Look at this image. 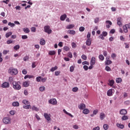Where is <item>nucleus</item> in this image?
Masks as SVG:
<instances>
[{
	"mask_svg": "<svg viewBox=\"0 0 130 130\" xmlns=\"http://www.w3.org/2000/svg\"><path fill=\"white\" fill-rule=\"evenodd\" d=\"M13 87L15 90H20L21 87V82L19 81H13L12 83Z\"/></svg>",
	"mask_w": 130,
	"mask_h": 130,
	"instance_id": "nucleus-1",
	"label": "nucleus"
},
{
	"mask_svg": "<svg viewBox=\"0 0 130 130\" xmlns=\"http://www.w3.org/2000/svg\"><path fill=\"white\" fill-rule=\"evenodd\" d=\"M8 73L12 76H15V75L18 74V70L16 69L10 68L8 70Z\"/></svg>",
	"mask_w": 130,
	"mask_h": 130,
	"instance_id": "nucleus-2",
	"label": "nucleus"
},
{
	"mask_svg": "<svg viewBox=\"0 0 130 130\" xmlns=\"http://www.w3.org/2000/svg\"><path fill=\"white\" fill-rule=\"evenodd\" d=\"M11 119L9 117H5L3 118V121L5 124H10L11 123Z\"/></svg>",
	"mask_w": 130,
	"mask_h": 130,
	"instance_id": "nucleus-3",
	"label": "nucleus"
},
{
	"mask_svg": "<svg viewBox=\"0 0 130 130\" xmlns=\"http://www.w3.org/2000/svg\"><path fill=\"white\" fill-rule=\"evenodd\" d=\"M44 116L45 118H46L47 121H51V115L50 114H48L46 113H45L44 114Z\"/></svg>",
	"mask_w": 130,
	"mask_h": 130,
	"instance_id": "nucleus-4",
	"label": "nucleus"
},
{
	"mask_svg": "<svg viewBox=\"0 0 130 130\" xmlns=\"http://www.w3.org/2000/svg\"><path fill=\"white\" fill-rule=\"evenodd\" d=\"M44 30L45 32H46V33H48V34H51V32H52V30L50 29V27L48 25L44 26Z\"/></svg>",
	"mask_w": 130,
	"mask_h": 130,
	"instance_id": "nucleus-5",
	"label": "nucleus"
},
{
	"mask_svg": "<svg viewBox=\"0 0 130 130\" xmlns=\"http://www.w3.org/2000/svg\"><path fill=\"white\" fill-rule=\"evenodd\" d=\"M50 104H52V105H56L57 104V101L55 99H51L48 101Z\"/></svg>",
	"mask_w": 130,
	"mask_h": 130,
	"instance_id": "nucleus-6",
	"label": "nucleus"
},
{
	"mask_svg": "<svg viewBox=\"0 0 130 130\" xmlns=\"http://www.w3.org/2000/svg\"><path fill=\"white\" fill-rule=\"evenodd\" d=\"M121 115H125L127 114V111L126 109H122L119 111Z\"/></svg>",
	"mask_w": 130,
	"mask_h": 130,
	"instance_id": "nucleus-7",
	"label": "nucleus"
},
{
	"mask_svg": "<svg viewBox=\"0 0 130 130\" xmlns=\"http://www.w3.org/2000/svg\"><path fill=\"white\" fill-rule=\"evenodd\" d=\"M117 25H118V26H119L120 27V26L122 25V18H121V17H118L117 19Z\"/></svg>",
	"mask_w": 130,
	"mask_h": 130,
	"instance_id": "nucleus-8",
	"label": "nucleus"
},
{
	"mask_svg": "<svg viewBox=\"0 0 130 130\" xmlns=\"http://www.w3.org/2000/svg\"><path fill=\"white\" fill-rule=\"evenodd\" d=\"M78 108L80 110H83V109L86 108V105L84 103L80 104L78 105Z\"/></svg>",
	"mask_w": 130,
	"mask_h": 130,
	"instance_id": "nucleus-9",
	"label": "nucleus"
},
{
	"mask_svg": "<svg viewBox=\"0 0 130 130\" xmlns=\"http://www.w3.org/2000/svg\"><path fill=\"white\" fill-rule=\"evenodd\" d=\"M10 87V83L9 82H5L2 85V88H9Z\"/></svg>",
	"mask_w": 130,
	"mask_h": 130,
	"instance_id": "nucleus-10",
	"label": "nucleus"
},
{
	"mask_svg": "<svg viewBox=\"0 0 130 130\" xmlns=\"http://www.w3.org/2000/svg\"><path fill=\"white\" fill-rule=\"evenodd\" d=\"M96 63V58L92 57L90 60V66H94Z\"/></svg>",
	"mask_w": 130,
	"mask_h": 130,
	"instance_id": "nucleus-11",
	"label": "nucleus"
},
{
	"mask_svg": "<svg viewBox=\"0 0 130 130\" xmlns=\"http://www.w3.org/2000/svg\"><path fill=\"white\" fill-rule=\"evenodd\" d=\"M113 85H114V80L113 79L109 80L108 85L112 87V88H115V86H113Z\"/></svg>",
	"mask_w": 130,
	"mask_h": 130,
	"instance_id": "nucleus-12",
	"label": "nucleus"
},
{
	"mask_svg": "<svg viewBox=\"0 0 130 130\" xmlns=\"http://www.w3.org/2000/svg\"><path fill=\"white\" fill-rule=\"evenodd\" d=\"M92 43V39H87L86 41V44L87 46H90Z\"/></svg>",
	"mask_w": 130,
	"mask_h": 130,
	"instance_id": "nucleus-13",
	"label": "nucleus"
},
{
	"mask_svg": "<svg viewBox=\"0 0 130 130\" xmlns=\"http://www.w3.org/2000/svg\"><path fill=\"white\" fill-rule=\"evenodd\" d=\"M106 24H108L106 25V28H107L108 29H109V27H110V26H111V25H112V22H111V21H110V20H107L106 21Z\"/></svg>",
	"mask_w": 130,
	"mask_h": 130,
	"instance_id": "nucleus-14",
	"label": "nucleus"
},
{
	"mask_svg": "<svg viewBox=\"0 0 130 130\" xmlns=\"http://www.w3.org/2000/svg\"><path fill=\"white\" fill-rule=\"evenodd\" d=\"M116 125H117V127H118L119 128H121V129H123V128H124V125H123L121 123H117L116 124Z\"/></svg>",
	"mask_w": 130,
	"mask_h": 130,
	"instance_id": "nucleus-15",
	"label": "nucleus"
},
{
	"mask_svg": "<svg viewBox=\"0 0 130 130\" xmlns=\"http://www.w3.org/2000/svg\"><path fill=\"white\" fill-rule=\"evenodd\" d=\"M100 118L101 120H103L105 118V114L104 113H101L100 114Z\"/></svg>",
	"mask_w": 130,
	"mask_h": 130,
	"instance_id": "nucleus-16",
	"label": "nucleus"
},
{
	"mask_svg": "<svg viewBox=\"0 0 130 130\" xmlns=\"http://www.w3.org/2000/svg\"><path fill=\"white\" fill-rule=\"evenodd\" d=\"M12 106L14 107H18L20 106V104L18 102H14L12 103Z\"/></svg>",
	"mask_w": 130,
	"mask_h": 130,
	"instance_id": "nucleus-17",
	"label": "nucleus"
},
{
	"mask_svg": "<svg viewBox=\"0 0 130 130\" xmlns=\"http://www.w3.org/2000/svg\"><path fill=\"white\" fill-rule=\"evenodd\" d=\"M128 27L126 25V24H125L124 26H123V32H124V33H127V32H128V30H127Z\"/></svg>",
	"mask_w": 130,
	"mask_h": 130,
	"instance_id": "nucleus-18",
	"label": "nucleus"
},
{
	"mask_svg": "<svg viewBox=\"0 0 130 130\" xmlns=\"http://www.w3.org/2000/svg\"><path fill=\"white\" fill-rule=\"evenodd\" d=\"M90 111L89 110V109H83V111H82V113H83L84 114H88V113H89Z\"/></svg>",
	"mask_w": 130,
	"mask_h": 130,
	"instance_id": "nucleus-19",
	"label": "nucleus"
},
{
	"mask_svg": "<svg viewBox=\"0 0 130 130\" xmlns=\"http://www.w3.org/2000/svg\"><path fill=\"white\" fill-rule=\"evenodd\" d=\"M63 112H64V113H65L66 114H67V115H69L71 117H74V116L73 115H72L71 113L66 111V109H63Z\"/></svg>",
	"mask_w": 130,
	"mask_h": 130,
	"instance_id": "nucleus-20",
	"label": "nucleus"
},
{
	"mask_svg": "<svg viewBox=\"0 0 130 130\" xmlns=\"http://www.w3.org/2000/svg\"><path fill=\"white\" fill-rule=\"evenodd\" d=\"M29 83H30V81H26L25 82H23V85L24 87H28L29 86Z\"/></svg>",
	"mask_w": 130,
	"mask_h": 130,
	"instance_id": "nucleus-21",
	"label": "nucleus"
},
{
	"mask_svg": "<svg viewBox=\"0 0 130 130\" xmlns=\"http://www.w3.org/2000/svg\"><path fill=\"white\" fill-rule=\"evenodd\" d=\"M68 33L69 34H70L71 35H75V34H76V31L72 30H69L68 31Z\"/></svg>",
	"mask_w": 130,
	"mask_h": 130,
	"instance_id": "nucleus-22",
	"label": "nucleus"
},
{
	"mask_svg": "<svg viewBox=\"0 0 130 130\" xmlns=\"http://www.w3.org/2000/svg\"><path fill=\"white\" fill-rule=\"evenodd\" d=\"M75 27L74 24H69L66 26V29H73Z\"/></svg>",
	"mask_w": 130,
	"mask_h": 130,
	"instance_id": "nucleus-23",
	"label": "nucleus"
},
{
	"mask_svg": "<svg viewBox=\"0 0 130 130\" xmlns=\"http://www.w3.org/2000/svg\"><path fill=\"white\" fill-rule=\"evenodd\" d=\"M67 18V14H63L60 16L61 21H64Z\"/></svg>",
	"mask_w": 130,
	"mask_h": 130,
	"instance_id": "nucleus-24",
	"label": "nucleus"
},
{
	"mask_svg": "<svg viewBox=\"0 0 130 130\" xmlns=\"http://www.w3.org/2000/svg\"><path fill=\"white\" fill-rule=\"evenodd\" d=\"M45 40L44 39H41L40 42V44H41V45H45Z\"/></svg>",
	"mask_w": 130,
	"mask_h": 130,
	"instance_id": "nucleus-25",
	"label": "nucleus"
},
{
	"mask_svg": "<svg viewBox=\"0 0 130 130\" xmlns=\"http://www.w3.org/2000/svg\"><path fill=\"white\" fill-rule=\"evenodd\" d=\"M107 94L108 96H112V89H109L107 91Z\"/></svg>",
	"mask_w": 130,
	"mask_h": 130,
	"instance_id": "nucleus-26",
	"label": "nucleus"
},
{
	"mask_svg": "<svg viewBox=\"0 0 130 130\" xmlns=\"http://www.w3.org/2000/svg\"><path fill=\"white\" fill-rule=\"evenodd\" d=\"M22 103L24 104L25 105H28L30 104V102L28 101L27 100H24L22 101Z\"/></svg>",
	"mask_w": 130,
	"mask_h": 130,
	"instance_id": "nucleus-27",
	"label": "nucleus"
},
{
	"mask_svg": "<svg viewBox=\"0 0 130 130\" xmlns=\"http://www.w3.org/2000/svg\"><path fill=\"white\" fill-rule=\"evenodd\" d=\"M32 110L35 111H39V109L36 107L35 106H32L31 107Z\"/></svg>",
	"mask_w": 130,
	"mask_h": 130,
	"instance_id": "nucleus-28",
	"label": "nucleus"
},
{
	"mask_svg": "<svg viewBox=\"0 0 130 130\" xmlns=\"http://www.w3.org/2000/svg\"><path fill=\"white\" fill-rule=\"evenodd\" d=\"M122 120H127L128 119V116L123 115L121 118Z\"/></svg>",
	"mask_w": 130,
	"mask_h": 130,
	"instance_id": "nucleus-29",
	"label": "nucleus"
},
{
	"mask_svg": "<svg viewBox=\"0 0 130 130\" xmlns=\"http://www.w3.org/2000/svg\"><path fill=\"white\" fill-rule=\"evenodd\" d=\"M23 107L24 109H31V105H30L23 106Z\"/></svg>",
	"mask_w": 130,
	"mask_h": 130,
	"instance_id": "nucleus-30",
	"label": "nucleus"
},
{
	"mask_svg": "<svg viewBox=\"0 0 130 130\" xmlns=\"http://www.w3.org/2000/svg\"><path fill=\"white\" fill-rule=\"evenodd\" d=\"M32 78H34V76L33 75H25L24 76V79H31Z\"/></svg>",
	"mask_w": 130,
	"mask_h": 130,
	"instance_id": "nucleus-31",
	"label": "nucleus"
},
{
	"mask_svg": "<svg viewBox=\"0 0 130 130\" xmlns=\"http://www.w3.org/2000/svg\"><path fill=\"white\" fill-rule=\"evenodd\" d=\"M12 34H13V32L9 31L7 33H6V38H9V37H10V36H11V35H12Z\"/></svg>",
	"mask_w": 130,
	"mask_h": 130,
	"instance_id": "nucleus-32",
	"label": "nucleus"
},
{
	"mask_svg": "<svg viewBox=\"0 0 130 130\" xmlns=\"http://www.w3.org/2000/svg\"><path fill=\"white\" fill-rule=\"evenodd\" d=\"M111 63H112V61L110 60H107L105 61V64H107L108 66H109V64H111Z\"/></svg>",
	"mask_w": 130,
	"mask_h": 130,
	"instance_id": "nucleus-33",
	"label": "nucleus"
},
{
	"mask_svg": "<svg viewBox=\"0 0 130 130\" xmlns=\"http://www.w3.org/2000/svg\"><path fill=\"white\" fill-rule=\"evenodd\" d=\"M23 31L25 33H29V32H30V30H29L28 28H24Z\"/></svg>",
	"mask_w": 130,
	"mask_h": 130,
	"instance_id": "nucleus-34",
	"label": "nucleus"
},
{
	"mask_svg": "<svg viewBox=\"0 0 130 130\" xmlns=\"http://www.w3.org/2000/svg\"><path fill=\"white\" fill-rule=\"evenodd\" d=\"M9 81L10 84H12V83H13V82H14V78H13L12 77H10L9 78Z\"/></svg>",
	"mask_w": 130,
	"mask_h": 130,
	"instance_id": "nucleus-35",
	"label": "nucleus"
},
{
	"mask_svg": "<svg viewBox=\"0 0 130 130\" xmlns=\"http://www.w3.org/2000/svg\"><path fill=\"white\" fill-rule=\"evenodd\" d=\"M10 114H11V115H15V114H16V111L15 110L10 111Z\"/></svg>",
	"mask_w": 130,
	"mask_h": 130,
	"instance_id": "nucleus-36",
	"label": "nucleus"
},
{
	"mask_svg": "<svg viewBox=\"0 0 130 130\" xmlns=\"http://www.w3.org/2000/svg\"><path fill=\"white\" fill-rule=\"evenodd\" d=\"M49 55H54L55 54V51H50L49 52Z\"/></svg>",
	"mask_w": 130,
	"mask_h": 130,
	"instance_id": "nucleus-37",
	"label": "nucleus"
},
{
	"mask_svg": "<svg viewBox=\"0 0 130 130\" xmlns=\"http://www.w3.org/2000/svg\"><path fill=\"white\" fill-rule=\"evenodd\" d=\"M39 90L41 92H43V91H45V87L44 86H41Z\"/></svg>",
	"mask_w": 130,
	"mask_h": 130,
	"instance_id": "nucleus-38",
	"label": "nucleus"
},
{
	"mask_svg": "<svg viewBox=\"0 0 130 130\" xmlns=\"http://www.w3.org/2000/svg\"><path fill=\"white\" fill-rule=\"evenodd\" d=\"M121 78H117L116 80V83H117V84H119V83H121Z\"/></svg>",
	"mask_w": 130,
	"mask_h": 130,
	"instance_id": "nucleus-39",
	"label": "nucleus"
},
{
	"mask_svg": "<svg viewBox=\"0 0 130 130\" xmlns=\"http://www.w3.org/2000/svg\"><path fill=\"white\" fill-rule=\"evenodd\" d=\"M24 61H27V60H29V56L26 55V56L23 57Z\"/></svg>",
	"mask_w": 130,
	"mask_h": 130,
	"instance_id": "nucleus-40",
	"label": "nucleus"
},
{
	"mask_svg": "<svg viewBox=\"0 0 130 130\" xmlns=\"http://www.w3.org/2000/svg\"><path fill=\"white\" fill-rule=\"evenodd\" d=\"M20 48V45H16L14 47V50H18Z\"/></svg>",
	"mask_w": 130,
	"mask_h": 130,
	"instance_id": "nucleus-41",
	"label": "nucleus"
},
{
	"mask_svg": "<svg viewBox=\"0 0 130 130\" xmlns=\"http://www.w3.org/2000/svg\"><path fill=\"white\" fill-rule=\"evenodd\" d=\"M46 80H47V77H45V78H41V80L43 83H45V82H46Z\"/></svg>",
	"mask_w": 130,
	"mask_h": 130,
	"instance_id": "nucleus-42",
	"label": "nucleus"
},
{
	"mask_svg": "<svg viewBox=\"0 0 130 130\" xmlns=\"http://www.w3.org/2000/svg\"><path fill=\"white\" fill-rule=\"evenodd\" d=\"M56 70H57V67L55 66L51 69V72H54Z\"/></svg>",
	"mask_w": 130,
	"mask_h": 130,
	"instance_id": "nucleus-43",
	"label": "nucleus"
},
{
	"mask_svg": "<svg viewBox=\"0 0 130 130\" xmlns=\"http://www.w3.org/2000/svg\"><path fill=\"white\" fill-rule=\"evenodd\" d=\"M99 59L101 60H104V56H103V55L101 54L99 55Z\"/></svg>",
	"mask_w": 130,
	"mask_h": 130,
	"instance_id": "nucleus-44",
	"label": "nucleus"
},
{
	"mask_svg": "<svg viewBox=\"0 0 130 130\" xmlns=\"http://www.w3.org/2000/svg\"><path fill=\"white\" fill-rule=\"evenodd\" d=\"M105 70L107 71V72H110V71H111V69L108 66L106 67Z\"/></svg>",
	"mask_w": 130,
	"mask_h": 130,
	"instance_id": "nucleus-45",
	"label": "nucleus"
},
{
	"mask_svg": "<svg viewBox=\"0 0 130 130\" xmlns=\"http://www.w3.org/2000/svg\"><path fill=\"white\" fill-rule=\"evenodd\" d=\"M8 26H10V27L13 28V27H15V24L12 23V22H9Z\"/></svg>",
	"mask_w": 130,
	"mask_h": 130,
	"instance_id": "nucleus-46",
	"label": "nucleus"
},
{
	"mask_svg": "<svg viewBox=\"0 0 130 130\" xmlns=\"http://www.w3.org/2000/svg\"><path fill=\"white\" fill-rule=\"evenodd\" d=\"M103 127H104V129L107 130V129H108L109 126H108V125L105 124L103 125Z\"/></svg>",
	"mask_w": 130,
	"mask_h": 130,
	"instance_id": "nucleus-47",
	"label": "nucleus"
},
{
	"mask_svg": "<svg viewBox=\"0 0 130 130\" xmlns=\"http://www.w3.org/2000/svg\"><path fill=\"white\" fill-rule=\"evenodd\" d=\"M42 77L41 76H39L36 78L37 82H40L41 81Z\"/></svg>",
	"mask_w": 130,
	"mask_h": 130,
	"instance_id": "nucleus-48",
	"label": "nucleus"
},
{
	"mask_svg": "<svg viewBox=\"0 0 130 130\" xmlns=\"http://www.w3.org/2000/svg\"><path fill=\"white\" fill-rule=\"evenodd\" d=\"M72 46L73 48H76L77 47V44L75 42L72 43Z\"/></svg>",
	"mask_w": 130,
	"mask_h": 130,
	"instance_id": "nucleus-49",
	"label": "nucleus"
},
{
	"mask_svg": "<svg viewBox=\"0 0 130 130\" xmlns=\"http://www.w3.org/2000/svg\"><path fill=\"white\" fill-rule=\"evenodd\" d=\"M79 31H80V32H83V31H85V27L81 26L79 28Z\"/></svg>",
	"mask_w": 130,
	"mask_h": 130,
	"instance_id": "nucleus-50",
	"label": "nucleus"
},
{
	"mask_svg": "<svg viewBox=\"0 0 130 130\" xmlns=\"http://www.w3.org/2000/svg\"><path fill=\"white\" fill-rule=\"evenodd\" d=\"M63 50H65V51H69V50H70V48L68 46H64L63 47Z\"/></svg>",
	"mask_w": 130,
	"mask_h": 130,
	"instance_id": "nucleus-51",
	"label": "nucleus"
},
{
	"mask_svg": "<svg viewBox=\"0 0 130 130\" xmlns=\"http://www.w3.org/2000/svg\"><path fill=\"white\" fill-rule=\"evenodd\" d=\"M78 90H79V88L78 87H74L72 89L73 92H77Z\"/></svg>",
	"mask_w": 130,
	"mask_h": 130,
	"instance_id": "nucleus-52",
	"label": "nucleus"
},
{
	"mask_svg": "<svg viewBox=\"0 0 130 130\" xmlns=\"http://www.w3.org/2000/svg\"><path fill=\"white\" fill-rule=\"evenodd\" d=\"M68 57L72 58L73 57V54H72V52H69L68 54Z\"/></svg>",
	"mask_w": 130,
	"mask_h": 130,
	"instance_id": "nucleus-53",
	"label": "nucleus"
},
{
	"mask_svg": "<svg viewBox=\"0 0 130 130\" xmlns=\"http://www.w3.org/2000/svg\"><path fill=\"white\" fill-rule=\"evenodd\" d=\"M81 58H82V59H84V60H86V59H87V56L83 54L81 56Z\"/></svg>",
	"mask_w": 130,
	"mask_h": 130,
	"instance_id": "nucleus-54",
	"label": "nucleus"
},
{
	"mask_svg": "<svg viewBox=\"0 0 130 130\" xmlns=\"http://www.w3.org/2000/svg\"><path fill=\"white\" fill-rule=\"evenodd\" d=\"M13 43H14V42L13 41H12V40H8L7 41V44H12Z\"/></svg>",
	"mask_w": 130,
	"mask_h": 130,
	"instance_id": "nucleus-55",
	"label": "nucleus"
},
{
	"mask_svg": "<svg viewBox=\"0 0 130 130\" xmlns=\"http://www.w3.org/2000/svg\"><path fill=\"white\" fill-rule=\"evenodd\" d=\"M30 29L31 32H36V28L35 27H31Z\"/></svg>",
	"mask_w": 130,
	"mask_h": 130,
	"instance_id": "nucleus-56",
	"label": "nucleus"
},
{
	"mask_svg": "<svg viewBox=\"0 0 130 130\" xmlns=\"http://www.w3.org/2000/svg\"><path fill=\"white\" fill-rule=\"evenodd\" d=\"M102 35H103L104 37H106V36H107V32L103 31Z\"/></svg>",
	"mask_w": 130,
	"mask_h": 130,
	"instance_id": "nucleus-57",
	"label": "nucleus"
},
{
	"mask_svg": "<svg viewBox=\"0 0 130 130\" xmlns=\"http://www.w3.org/2000/svg\"><path fill=\"white\" fill-rule=\"evenodd\" d=\"M103 53L104 56L105 57L107 56V51L104 50L103 51Z\"/></svg>",
	"mask_w": 130,
	"mask_h": 130,
	"instance_id": "nucleus-58",
	"label": "nucleus"
},
{
	"mask_svg": "<svg viewBox=\"0 0 130 130\" xmlns=\"http://www.w3.org/2000/svg\"><path fill=\"white\" fill-rule=\"evenodd\" d=\"M97 113H98V109L94 110L93 111V114L94 115H96V114H97Z\"/></svg>",
	"mask_w": 130,
	"mask_h": 130,
	"instance_id": "nucleus-59",
	"label": "nucleus"
},
{
	"mask_svg": "<svg viewBox=\"0 0 130 130\" xmlns=\"http://www.w3.org/2000/svg\"><path fill=\"white\" fill-rule=\"evenodd\" d=\"M22 73L23 75H27V71H26V69H23Z\"/></svg>",
	"mask_w": 130,
	"mask_h": 130,
	"instance_id": "nucleus-60",
	"label": "nucleus"
},
{
	"mask_svg": "<svg viewBox=\"0 0 130 130\" xmlns=\"http://www.w3.org/2000/svg\"><path fill=\"white\" fill-rule=\"evenodd\" d=\"M129 104H130L129 101H126L124 102V104L125 105H129Z\"/></svg>",
	"mask_w": 130,
	"mask_h": 130,
	"instance_id": "nucleus-61",
	"label": "nucleus"
},
{
	"mask_svg": "<svg viewBox=\"0 0 130 130\" xmlns=\"http://www.w3.org/2000/svg\"><path fill=\"white\" fill-rule=\"evenodd\" d=\"M60 74V71H56V72H55V75L56 76H59Z\"/></svg>",
	"mask_w": 130,
	"mask_h": 130,
	"instance_id": "nucleus-62",
	"label": "nucleus"
},
{
	"mask_svg": "<svg viewBox=\"0 0 130 130\" xmlns=\"http://www.w3.org/2000/svg\"><path fill=\"white\" fill-rule=\"evenodd\" d=\"M116 56V54H115V53H112V54H111V57L112 58H113V59H114V58Z\"/></svg>",
	"mask_w": 130,
	"mask_h": 130,
	"instance_id": "nucleus-63",
	"label": "nucleus"
},
{
	"mask_svg": "<svg viewBox=\"0 0 130 130\" xmlns=\"http://www.w3.org/2000/svg\"><path fill=\"white\" fill-rule=\"evenodd\" d=\"M21 38L22 39H27V38H28V36L26 35H23V36H22Z\"/></svg>",
	"mask_w": 130,
	"mask_h": 130,
	"instance_id": "nucleus-64",
	"label": "nucleus"
}]
</instances>
